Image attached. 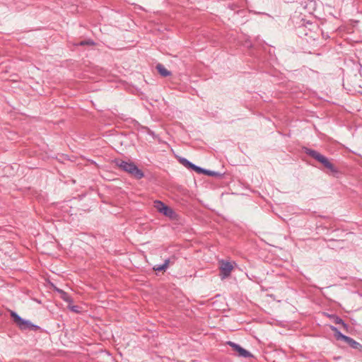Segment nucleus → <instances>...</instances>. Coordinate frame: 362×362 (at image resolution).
<instances>
[{"label":"nucleus","mask_w":362,"mask_h":362,"mask_svg":"<svg viewBox=\"0 0 362 362\" xmlns=\"http://www.w3.org/2000/svg\"><path fill=\"white\" fill-rule=\"evenodd\" d=\"M345 342L352 349L362 351V344L357 342L354 339L349 337Z\"/></svg>","instance_id":"obj_7"},{"label":"nucleus","mask_w":362,"mask_h":362,"mask_svg":"<svg viewBox=\"0 0 362 362\" xmlns=\"http://www.w3.org/2000/svg\"><path fill=\"white\" fill-rule=\"evenodd\" d=\"M175 257L173 256L171 258L166 259L164 261L163 265L167 269L170 264H173L175 262Z\"/></svg>","instance_id":"obj_15"},{"label":"nucleus","mask_w":362,"mask_h":362,"mask_svg":"<svg viewBox=\"0 0 362 362\" xmlns=\"http://www.w3.org/2000/svg\"><path fill=\"white\" fill-rule=\"evenodd\" d=\"M57 291L59 292V293H62L63 294V299L66 301V302H69V301H71V298L69 296H67V294L64 292L63 291L60 290V289H57Z\"/></svg>","instance_id":"obj_17"},{"label":"nucleus","mask_w":362,"mask_h":362,"mask_svg":"<svg viewBox=\"0 0 362 362\" xmlns=\"http://www.w3.org/2000/svg\"><path fill=\"white\" fill-rule=\"evenodd\" d=\"M343 329L345 331V332H349V325H347L346 323L344 322V321H343V323L341 324Z\"/></svg>","instance_id":"obj_20"},{"label":"nucleus","mask_w":362,"mask_h":362,"mask_svg":"<svg viewBox=\"0 0 362 362\" xmlns=\"http://www.w3.org/2000/svg\"><path fill=\"white\" fill-rule=\"evenodd\" d=\"M179 161L181 164H182L185 168H187L188 169L190 168V166L192 164V163H191L190 161H189L187 159H186L185 158H180L179 159Z\"/></svg>","instance_id":"obj_13"},{"label":"nucleus","mask_w":362,"mask_h":362,"mask_svg":"<svg viewBox=\"0 0 362 362\" xmlns=\"http://www.w3.org/2000/svg\"><path fill=\"white\" fill-rule=\"evenodd\" d=\"M330 329L334 332L337 340H342L345 342L349 337L348 336L343 334L337 327L334 326H330Z\"/></svg>","instance_id":"obj_8"},{"label":"nucleus","mask_w":362,"mask_h":362,"mask_svg":"<svg viewBox=\"0 0 362 362\" xmlns=\"http://www.w3.org/2000/svg\"><path fill=\"white\" fill-rule=\"evenodd\" d=\"M197 168V165H196L192 163L189 169L193 170H194L196 172V168Z\"/></svg>","instance_id":"obj_21"},{"label":"nucleus","mask_w":362,"mask_h":362,"mask_svg":"<svg viewBox=\"0 0 362 362\" xmlns=\"http://www.w3.org/2000/svg\"><path fill=\"white\" fill-rule=\"evenodd\" d=\"M115 163L121 170L128 173L129 175L137 180H140L144 177L143 171L139 169L133 162H127L122 160H117Z\"/></svg>","instance_id":"obj_2"},{"label":"nucleus","mask_w":362,"mask_h":362,"mask_svg":"<svg viewBox=\"0 0 362 362\" xmlns=\"http://www.w3.org/2000/svg\"><path fill=\"white\" fill-rule=\"evenodd\" d=\"M153 269L156 272H162V271H165L166 268L165 267V266L163 264L154 266Z\"/></svg>","instance_id":"obj_16"},{"label":"nucleus","mask_w":362,"mask_h":362,"mask_svg":"<svg viewBox=\"0 0 362 362\" xmlns=\"http://www.w3.org/2000/svg\"><path fill=\"white\" fill-rule=\"evenodd\" d=\"M70 310L76 313H78L80 312V308L77 305H72L69 307Z\"/></svg>","instance_id":"obj_19"},{"label":"nucleus","mask_w":362,"mask_h":362,"mask_svg":"<svg viewBox=\"0 0 362 362\" xmlns=\"http://www.w3.org/2000/svg\"><path fill=\"white\" fill-rule=\"evenodd\" d=\"M196 172L199 174L205 175V173H206V169L197 166V168H196Z\"/></svg>","instance_id":"obj_18"},{"label":"nucleus","mask_w":362,"mask_h":362,"mask_svg":"<svg viewBox=\"0 0 362 362\" xmlns=\"http://www.w3.org/2000/svg\"><path fill=\"white\" fill-rule=\"evenodd\" d=\"M329 318L337 325H341L343 323V320L336 315H330Z\"/></svg>","instance_id":"obj_12"},{"label":"nucleus","mask_w":362,"mask_h":362,"mask_svg":"<svg viewBox=\"0 0 362 362\" xmlns=\"http://www.w3.org/2000/svg\"><path fill=\"white\" fill-rule=\"evenodd\" d=\"M234 262L221 260L220 262V276L222 279L228 278L234 268Z\"/></svg>","instance_id":"obj_4"},{"label":"nucleus","mask_w":362,"mask_h":362,"mask_svg":"<svg viewBox=\"0 0 362 362\" xmlns=\"http://www.w3.org/2000/svg\"><path fill=\"white\" fill-rule=\"evenodd\" d=\"M158 72L163 77H167L171 75V72L166 69L161 64H158L156 66Z\"/></svg>","instance_id":"obj_9"},{"label":"nucleus","mask_w":362,"mask_h":362,"mask_svg":"<svg viewBox=\"0 0 362 362\" xmlns=\"http://www.w3.org/2000/svg\"><path fill=\"white\" fill-rule=\"evenodd\" d=\"M303 151L305 153L312 157L319 163H322L325 168L329 169L334 174L338 173V169L325 156L322 155L315 150L304 147Z\"/></svg>","instance_id":"obj_1"},{"label":"nucleus","mask_w":362,"mask_h":362,"mask_svg":"<svg viewBox=\"0 0 362 362\" xmlns=\"http://www.w3.org/2000/svg\"><path fill=\"white\" fill-rule=\"evenodd\" d=\"M95 45V42L93 40L88 39V40H82V41L79 42L76 45H78V46H85V45L93 46Z\"/></svg>","instance_id":"obj_11"},{"label":"nucleus","mask_w":362,"mask_h":362,"mask_svg":"<svg viewBox=\"0 0 362 362\" xmlns=\"http://www.w3.org/2000/svg\"><path fill=\"white\" fill-rule=\"evenodd\" d=\"M226 344L232 347L233 350L238 353V356L243 358H250L252 356V354L246 349L241 347L239 344L233 341H227Z\"/></svg>","instance_id":"obj_5"},{"label":"nucleus","mask_w":362,"mask_h":362,"mask_svg":"<svg viewBox=\"0 0 362 362\" xmlns=\"http://www.w3.org/2000/svg\"><path fill=\"white\" fill-rule=\"evenodd\" d=\"M205 175L212 176V177H218L221 176V174L220 173L209 170H206V173H205Z\"/></svg>","instance_id":"obj_14"},{"label":"nucleus","mask_w":362,"mask_h":362,"mask_svg":"<svg viewBox=\"0 0 362 362\" xmlns=\"http://www.w3.org/2000/svg\"><path fill=\"white\" fill-rule=\"evenodd\" d=\"M165 206L166 205L161 201L156 200L154 202V207L159 213H161L163 211Z\"/></svg>","instance_id":"obj_10"},{"label":"nucleus","mask_w":362,"mask_h":362,"mask_svg":"<svg viewBox=\"0 0 362 362\" xmlns=\"http://www.w3.org/2000/svg\"><path fill=\"white\" fill-rule=\"evenodd\" d=\"M161 214H163V215L170 218L172 220L176 219V217H177V214L174 211V210L167 205L165 206V209L163 210Z\"/></svg>","instance_id":"obj_6"},{"label":"nucleus","mask_w":362,"mask_h":362,"mask_svg":"<svg viewBox=\"0 0 362 362\" xmlns=\"http://www.w3.org/2000/svg\"><path fill=\"white\" fill-rule=\"evenodd\" d=\"M11 317L21 330L36 331L40 329L38 325L33 324L29 320L23 319L14 311H11Z\"/></svg>","instance_id":"obj_3"}]
</instances>
